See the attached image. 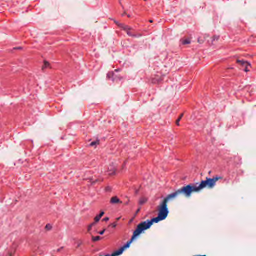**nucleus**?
Instances as JSON below:
<instances>
[{
	"label": "nucleus",
	"mask_w": 256,
	"mask_h": 256,
	"mask_svg": "<svg viewBox=\"0 0 256 256\" xmlns=\"http://www.w3.org/2000/svg\"><path fill=\"white\" fill-rule=\"evenodd\" d=\"M115 23L118 26L119 24H120V23L118 22H115Z\"/></svg>",
	"instance_id": "obj_29"
},
{
	"label": "nucleus",
	"mask_w": 256,
	"mask_h": 256,
	"mask_svg": "<svg viewBox=\"0 0 256 256\" xmlns=\"http://www.w3.org/2000/svg\"><path fill=\"white\" fill-rule=\"evenodd\" d=\"M107 78L109 80H112L113 82L120 81L122 78L120 76L116 75L114 72H110L107 74Z\"/></svg>",
	"instance_id": "obj_5"
},
{
	"label": "nucleus",
	"mask_w": 256,
	"mask_h": 256,
	"mask_svg": "<svg viewBox=\"0 0 256 256\" xmlns=\"http://www.w3.org/2000/svg\"><path fill=\"white\" fill-rule=\"evenodd\" d=\"M120 199L117 196H114L110 200V203L112 204H116L118 203H122Z\"/></svg>",
	"instance_id": "obj_12"
},
{
	"label": "nucleus",
	"mask_w": 256,
	"mask_h": 256,
	"mask_svg": "<svg viewBox=\"0 0 256 256\" xmlns=\"http://www.w3.org/2000/svg\"><path fill=\"white\" fill-rule=\"evenodd\" d=\"M50 68V64L46 61H44V65L42 66V70H44V68Z\"/></svg>",
	"instance_id": "obj_16"
},
{
	"label": "nucleus",
	"mask_w": 256,
	"mask_h": 256,
	"mask_svg": "<svg viewBox=\"0 0 256 256\" xmlns=\"http://www.w3.org/2000/svg\"><path fill=\"white\" fill-rule=\"evenodd\" d=\"M132 30H130L126 33L127 34L132 38H140L142 36V35L140 34H136L132 32Z\"/></svg>",
	"instance_id": "obj_10"
},
{
	"label": "nucleus",
	"mask_w": 256,
	"mask_h": 256,
	"mask_svg": "<svg viewBox=\"0 0 256 256\" xmlns=\"http://www.w3.org/2000/svg\"><path fill=\"white\" fill-rule=\"evenodd\" d=\"M105 232V230H104L102 231H100L98 232V234H100V235H103L104 234Z\"/></svg>",
	"instance_id": "obj_22"
},
{
	"label": "nucleus",
	"mask_w": 256,
	"mask_h": 256,
	"mask_svg": "<svg viewBox=\"0 0 256 256\" xmlns=\"http://www.w3.org/2000/svg\"><path fill=\"white\" fill-rule=\"evenodd\" d=\"M162 79L160 78L158 76H156L154 78H152V82L154 84H158L162 81Z\"/></svg>",
	"instance_id": "obj_8"
},
{
	"label": "nucleus",
	"mask_w": 256,
	"mask_h": 256,
	"mask_svg": "<svg viewBox=\"0 0 256 256\" xmlns=\"http://www.w3.org/2000/svg\"><path fill=\"white\" fill-rule=\"evenodd\" d=\"M95 223L96 222H94V223L91 224H90L88 226V232H90L92 230V227L94 225Z\"/></svg>",
	"instance_id": "obj_19"
},
{
	"label": "nucleus",
	"mask_w": 256,
	"mask_h": 256,
	"mask_svg": "<svg viewBox=\"0 0 256 256\" xmlns=\"http://www.w3.org/2000/svg\"><path fill=\"white\" fill-rule=\"evenodd\" d=\"M220 38L219 36H214L213 37V41H214L216 40H218Z\"/></svg>",
	"instance_id": "obj_21"
},
{
	"label": "nucleus",
	"mask_w": 256,
	"mask_h": 256,
	"mask_svg": "<svg viewBox=\"0 0 256 256\" xmlns=\"http://www.w3.org/2000/svg\"><path fill=\"white\" fill-rule=\"evenodd\" d=\"M9 256H13L12 254H9Z\"/></svg>",
	"instance_id": "obj_32"
},
{
	"label": "nucleus",
	"mask_w": 256,
	"mask_h": 256,
	"mask_svg": "<svg viewBox=\"0 0 256 256\" xmlns=\"http://www.w3.org/2000/svg\"><path fill=\"white\" fill-rule=\"evenodd\" d=\"M143 203H144V202H143V201L140 202V204H142Z\"/></svg>",
	"instance_id": "obj_34"
},
{
	"label": "nucleus",
	"mask_w": 256,
	"mask_h": 256,
	"mask_svg": "<svg viewBox=\"0 0 256 256\" xmlns=\"http://www.w3.org/2000/svg\"><path fill=\"white\" fill-rule=\"evenodd\" d=\"M220 178V177H216L213 178H206V180H202L200 184L198 183L194 184H190L186 186H184L178 190L180 194H184L186 197H190L192 192H198L200 190L208 186L210 188L214 187L216 181Z\"/></svg>",
	"instance_id": "obj_1"
},
{
	"label": "nucleus",
	"mask_w": 256,
	"mask_h": 256,
	"mask_svg": "<svg viewBox=\"0 0 256 256\" xmlns=\"http://www.w3.org/2000/svg\"><path fill=\"white\" fill-rule=\"evenodd\" d=\"M158 215L165 220L168 217L169 213L167 204L162 202L158 206Z\"/></svg>",
	"instance_id": "obj_3"
},
{
	"label": "nucleus",
	"mask_w": 256,
	"mask_h": 256,
	"mask_svg": "<svg viewBox=\"0 0 256 256\" xmlns=\"http://www.w3.org/2000/svg\"><path fill=\"white\" fill-rule=\"evenodd\" d=\"M124 252V249L121 247L119 250L114 251L112 254H108V256H118L121 255Z\"/></svg>",
	"instance_id": "obj_7"
},
{
	"label": "nucleus",
	"mask_w": 256,
	"mask_h": 256,
	"mask_svg": "<svg viewBox=\"0 0 256 256\" xmlns=\"http://www.w3.org/2000/svg\"><path fill=\"white\" fill-rule=\"evenodd\" d=\"M236 63L242 66V68H244L246 66H250L248 62L244 60H237Z\"/></svg>",
	"instance_id": "obj_9"
},
{
	"label": "nucleus",
	"mask_w": 256,
	"mask_h": 256,
	"mask_svg": "<svg viewBox=\"0 0 256 256\" xmlns=\"http://www.w3.org/2000/svg\"><path fill=\"white\" fill-rule=\"evenodd\" d=\"M98 144H99V140H97V141L93 142H91L90 144V146H96Z\"/></svg>",
	"instance_id": "obj_18"
},
{
	"label": "nucleus",
	"mask_w": 256,
	"mask_h": 256,
	"mask_svg": "<svg viewBox=\"0 0 256 256\" xmlns=\"http://www.w3.org/2000/svg\"><path fill=\"white\" fill-rule=\"evenodd\" d=\"M144 1H146V0H144Z\"/></svg>",
	"instance_id": "obj_36"
},
{
	"label": "nucleus",
	"mask_w": 256,
	"mask_h": 256,
	"mask_svg": "<svg viewBox=\"0 0 256 256\" xmlns=\"http://www.w3.org/2000/svg\"><path fill=\"white\" fill-rule=\"evenodd\" d=\"M52 226L50 224H47L45 227L46 230H50L52 229Z\"/></svg>",
	"instance_id": "obj_17"
},
{
	"label": "nucleus",
	"mask_w": 256,
	"mask_h": 256,
	"mask_svg": "<svg viewBox=\"0 0 256 256\" xmlns=\"http://www.w3.org/2000/svg\"><path fill=\"white\" fill-rule=\"evenodd\" d=\"M104 212H101L100 214L96 216L94 218V222H98L100 221V219L102 218V217L104 215Z\"/></svg>",
	"instance_id": "obj_13"
},
{
	"label": "nucleus",
	"mask_w": 256,
	"mask_h": 256,
	"mask_svg": "<svg viewBox=\"0 0 256 256\" xmlns=\"http://www.w3.org/2000/svg\"><path fill=\"white\" fill-rule=\"evenodd\" d=\"M180 42L182 45H186V44H190V40L189 39H186V40L182 39V40H180Z\"/></svg>",
	"instance_id": "obj_14"
},
{
	"label": "nucleus",
	"mask_w": 256,
	"mask_h": 256,
	"mask_svg": "<svg viewBox=\"0 0 256 256\" xmlns=\"http://www.w3.org/2000/svg\"><path fill=\"white\" fill-rule=\"evenodd\" d=\"M164 220L158 215L156 218H152L150 220H147L146 221L140 222L137 226V228L142 233L145 230L150 228L154 223H158L160 221Z\"/></svg>",
	"instance_id": "obj_2"
},
{
	"label": "nucleus",
	"mask_w": 256,
	"mask_h": 256,
	"mask_svg": "<svg viewBox=\"0 0 256 256\" xmlns=\"http://www.w3.org/2000/svg\"><path fill=\"white\" fill-rule=\"evenodd\" d=\"M106 256H108V254H106Z\"/></svg>",
	"instance_id": "obj_35"
},
{
	"label": "nucleus",
	"mask_w": 256,
	"mask_h": 256,
	"mask_svg": "<svg viewBox=\"0 0 256 256\" xmlns=\"http://www.w3.org/2000/svg\"><path fill=\"white\" fill-rule=\"evenodd\" d=\"M103 238L100 236H92V240L93 242H96L102 239Z\"/></svg>",
	"instance_id": "obj_15"
},
{
	"label": "nucleus",
	"mask_w": 256,
	"mask_h": 256,
	"mask_svg": "<svg viewBox=\"0 0 256 256\" xmlns=\"http://www.w3.org/2000/svg\"><path fill=\"white\" fill-rule=\"evenodd\" d=\"M180 192H179V191H178V190L176 191L175 192L170 194H168V196H167L166 198L164 199V200H163V202H165L166 203L168 204V201L172 199V198H175L177 196H178V195H180Z\"/></svg>",
	"instance_id": "obj_6"
},
{
	"label": "nucleus",
	"mask_w": 256,
	"mask_h": 256,
	"mask_svg": "<svg viewBox=\"0 0 256 256\" xmlns=\"http://www.w3.org/2000/svg\"><path fill=\"white\" fill-rule=\"evenodd\" d=\"M114 174H115V172H112L110 174V175H114Z\"/></svg>",
	"instance_id": "obj_27"
},
{
	"label": "nucleus",
	"mask_w": 256,
	"mask_h": 256,
	"mask_svg": "<svg viewBox=\"0 0 256 256\" xmlns=\"http://www.w3.org/2000/svg\"><path fill=\"white\" fill-rule=\"evenodd\" d=\"M116 226V224H113V227H114V228H115Z\"/></svg>",
	"instance_id": "obj_31"
},
{
	"label": "nucleus",
	"mask_w": 256,
	"mask_h": 256,
	"mask_svg": "<svg viewBox=\"0 0 256 256\" xmlns=\"http://www.w3.org/2000/svg\"><path fill=\"white\" fill-rule=\"evenodd\" d=\"M121 71V69L118 68L115 70V72H118Z\"/></svg>",
	"instance_id": "obj_26"
},
{
	"label": "nucleus",
	"mask_w": 256,
	"mask_h": 256,
	"mask_svg": "<svg viewBox=\"0 0 256 256\" xmlns=\"http://www.w3.org/2000/svg\"><path fill=\"white\" fill-rule=\"evenodd\" d=\"M14 50H19V49H21V48L20 47H18V48H14Z\"/></svg>",
	"instance_id": "obj_28"
},
{
	"label": "nucleus",
	"mask_w": 256,
	"mask_h": 256,
	"mask_svg": "<svg viewBox=\"0 0 256 256\" xmlns=\"http://www.w3.org/2000/svg\"><path fill=\"white\" fill-rule=\"evenodd\" d=\"M118 26L124 30L126 33L130 30H132V28L128 26H126L124 24H119Z\"/></svg>",
	"instance_id": "obj_11"
},
{
	"label": "nucleus",
	"mask_w": 256,
	"mask_h": 256,
	"mask_svg": "<svg viewBox=\"0 0 256 256\" xmlns=\"http://www.w3.org/2000/svg\"><path fill=\"white\" fill-rule=\"evenodd\" d=\"M108 220H109V218H105L103 220L104 221H106V222L108 221Z\"/></svg>",
	"instance_id": "obj_25"
},
{
	"label": "nucleus",
	"mask_w": 256,
	"mask_h": 256,
	"mask_svg": "<svg viewBox=\"0 0 256 256\" xmlns=\"http://www.w3.org/2000/svg\"><path fill=\"white\" fill-rule=\"evenodd\" d=\"M2 242H1V240H0V247L2 246Z\"/></svg>",
	"instance_id": "obj_30"
},
{
	"label": "nucleus",
	"mask_w": 256,
	"mask_h": 256,
	"mask_svg": "<svg viewBox=\"0 0 256 256\" xmlns=\"http://www.w3.org/2000/svg\"><path fill=\"white\" fill-rule=\"evenodd\" d=\"M143 203H144V202H143V201L140 202V204H142Z\"/></svg>",
	"instance_id": "obj_33"
},
{
	"label": "nucleus",
	"mask_w": 256,
	"mask_h": 256,
	"mask_svg": "<svg viewBox=\"0 0 256 256\" xmlns=\"http://www.w3.org/2000/svg\"><path fill=\"white\" fill-rule=\"evenodd\" d=\"M180 119H178L176 121V124L178 126H180Z\"/></svg>",
	"instance_id": "obj_23"
},
{
	"label": "nucleus",
	"mask_w": 256,
	"mask_h": 256,
	"mask_svg": "<svg viewBox=\"0 0 256 256\" xmlns=\"http://www.w3.org/2000/svg\"><path fill=\"white\" fill-rule=\"evenodd\" d=\"M141 234L142 232L136 228V230L133 232V234L131 238V239L130 240H128L124 246L122 247V248L124 249V250L126 248H129L130 244L132 242L134 239Z\"/></svg>",
	"instance_id": "obj_4"
},
{
	"label": "nucleus",
	"mask_w": 256,
	"mask_h": 256,
	"mask_svg": "<svg viewBox=\"0 0 256 256\" xmlns=\"http://www.w3.org/2000/svg\"><path fill=\"white\" fill-rule=\"evenodd\" d=\"M183 116H184V114H182L180 116H179V118H178L181 120V119L183 117Z\"/></svg>",
	"instance_id": "obj_24"
},
{
	"label": "nucleus",
	"mask_w": 256,
	"mask_h": 256,
	"mask_svg": "<svg viewBox=\"0 0 256 256\" xmlns=\"http://www.w3.org/2000/svg\"><path fill=\"white\" fill-rule=\"evenodd\" d=\"M249 66H246L244 68V70L246 72H249L250 70L248 69V68Z\"/></svg>",
	"instance_id": "obj_20"
}]
</instances>
